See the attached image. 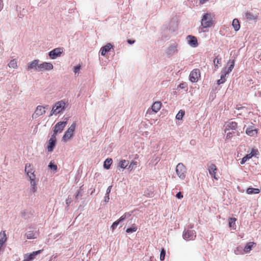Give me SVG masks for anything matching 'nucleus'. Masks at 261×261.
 Returning a JSON list of instances; mask_svg holds the SVG:
<instances>
[{"instance_id":"obj_1","label":"nucleus","mask_w":261,"mask_h":261,"mask_svg":"<svg viewBox=\"0 0 261 261\" xmlns=\"http://www.w3.org/2000/svg\"><path fill=\"white\" fill-rule=\"evenodd\" d=\"M214 15L211 13H204L201 19V24L203 28H207L211 27L213 24V19Z\"/></svg>"},{"instance_id":"obj_2","label":"nucleus","mask_w":261,"mask_h":261,"mask_svg":"<svg viewBox=\"0 0 261 261\" xmlns=\"http://www.w3.org/2000/svg\"><path fill=\"white\" fill-rule=\"evenodd\" d=\"M175 171L180 179H184L185 178L187 168L182 163H179L177 165Z\"/></svg>"},{"instance_id":"obj_3","label":"nucleus","mask_w":261,"mask_h":261,"mask_svg":"<svg viewBox=\"0 0 261 261\" xmlns=\"http://www.w3.org/2000/svg\"><path fill=\"white\" fill-rule=\"evenodd\" d=\"M65 121H60L58 122L54 126V135H57L58 133H60L62 132L64 127L67 124L68 117H66L64 119Z\"/></svg>"},{"instance_id":"obj_4","label":"nucleus","mask_w":261,"mask_h":261,"mask_svg":"<svg viewBox=\"0 0 261 261\" xmlns=\"http://www.w3.org/2000/svg\"><path fill=\"white\" fill-rule=\"evenodd\" d=\"M76 124L73 122L71 126L68 128V129L65 133L64 136L62 137V140L64 142H66L68 140L70 139L73 136V133L75 129Z\"/></svg>"},{"instance_id":"obj_5","label":"nucleus","mask_w":261,"mask_h":261,"mask_svg":"<svg viewBox=\"0 0 261 261\" xmlns=\"http://www.w3.org/2000/svg\"><path fill=\"white\" fill-rule=\"evenodd\" d=\"M63 53V48L62 47L55 48L48 53V56L51 59H56L61 57Z\"/></svg>"},{"instance_id":"obj_6","label":"nucleus","mask_w":261,"mask_h":261,"mask_svg":"<svg viewBox=\"0 0 261 261\" xmlns=\"http://www.w3.org/2000/svg\"><path fill=\"white\" fill-rule=\"evenodd\" d=\"M196 232L194 230H189L186 229L183 232L182 237L185 240H193L196 238Z\"/></svg>"},{"instance_id":"obj_7","label":"nucleus","mask_w":261,"mask_h":261,"mask_svg":"<svg viewBox=\"0 0 261 261\" xmlns=\"http://www.w3.org/2000/svg\"><path fill=\"white\" fill-rule=\"evenodd\" d=\"M178 44L173 42L171 43L166 49V54L167 56H171L177 52Z\"/></svg>"},{"instance_id":"obj_8","label":"nucleus","mask_w":261,"mask_h":261,"mask_svg":"<svg viewBox=\"0 0 261 261\" xmlns=\"http://www.w3.org/2000/svg\"><path fill=\"white\" fill-rule=\"evenodd\" d=\"M54 68L53 65L51 63L49 62H43L42 63L39 64L38 67V72L43 71H49L52 70Z\"/></svg>"},{"instance_id":"obj_9","label":"nucleus","mask_w":261,"mask_h":261,"mask_svg":"<svg viewBox=\"0 0 261 261\" xmlns=\"http://www.w3.org/2000/svg\"><path fill=\"white\" fill-rule=\"evenodd\" d=\"M132 215V213H125L118 220L115 221L111 226V228L114 230L116 228L117 226L126 218H129Z\"/></svg>"},{"instance_id":"obj_10","label":"nucleus","mask_w":261,"mask_h":261,"mask_svg":"<svg viewBox=\"0 0 261 261\" xmlns=\"http://www.w3.org/2000/svg\"><path fill=\"white\" fill-rule=\"evenodd\" d=\"M57 142L56 135H53L48 140L47 149L48 152H52L54 150V149L56 146Z\"/></svg>"},{"instance_id":"obj_11","label":"nucleus","mask_w":261,"mask_h":261,"mask_svg":"<svg viewBox=\"0 0 261 261\" xmlns=\"http://www.w3.org/2000/svg\"><path fill=\"white\" fill-rule=\"evenodd\" d=\"M188 44L192 47H196L198 45L197 39L196 37L192 35H188L187 37Z\"/></svg>"},{"instance_id":"obj_12","label":"nucleus","mask_w":261,"mask_h":261,"mask_svg":"<svg viewBox=\"0 0 261 261\" xmlns=\"http://www.w3.org/2000/svg\"><path fill=\"white\" fill-rule=\"evenodd\" d=\"M199 75V70L197 69H194L190 74L189 79L192 83L196 82L198 81Z\"/></svg>"},{"instance_id":"obj_13","label":"nucleus","mask_w":261,"mask_h":261,"mask_svg":"<svg viewBox=\"0 0 261 261\" xmlns=\"http://www.w3.org/2000/svg\"><path fill=\"white\" fill-rule=\"evenodd\" d=\"M45 113V107L42 106L37 107L35 113L33 115V118H36Z\"/></svg>"},{"instance_id":"obj_14","label":"nucleus","mask_w":261,"mask_h":261,"mask_svg":"<svg viewBox=\"0 0 261 261\" xmlns=\"http://www.w3.org/2000/svg\"><path fill=\"white\" fill-rule=\"evenodd\" d=\"M42 251V250H39L34 251L30 254H25L23 261H32L35 258V256L40 254Z\"/></svg>"},{"instance_id":"obj_15","label":"nucleus","mask_w":261,"mask_h":261,"mask_svg":"<svg viewBox=\"0 0 261 261\" xmlns=\"http://www.w3.org/2000/svg\"><path fill=\"white\" fill-rule=\"evenodd\" d=\"M39 60H34L31 62L29 63L27 66V70L34 69L38 71V67L39 65Z\"/></svg>"},{"instance_id":"obj_16","label":"nucleus","mask_w":261,"mask_h":261,"mask_svg":"<svg viewBox=\"0 0 261 261\" xmlns=\"http://www.w3.org/2000/svg\"><path fill=\"white\" fill-rule=\"evenodd\" d=\"M54 107H55L56 111L59 114L65 109V102L63 100L59 101L55 103Z\"/></svg>"},{"instance_id":"obj_17","label":"nucleus","mask_w":261,"mask_h":261,"mask_svg":"<svg viewBox=\"0 0 261 261\" xmlns=\"http://www.w3.org/2000/svg\"><path fill=\"white\" fill-rule=\"evenodd\" d=\"M256 152H258L257 150H254L252 149L251 152L250 153L246 154L242 159L240 162V164L242 165L245 164L247 160L250 159L255 154H256Z\"/></svg>"},{"instance_id":"obj_18","label":"nucleus","mask_w":261,"mask_h":261,"mask_svg":"<svg viewBox=\"0 0 261 261\" xmlns=\"http://www.w3.org/2000/svg\"><path fill=\"white\" fill-rule=\"evenodd\" d=\"M208 170L209 174L212 176V177H214L216 179H218V178L216 176L217 168L215 164H211L208 167Z\"/></svg>"},{"instance_id":"obj_19","label":"nucleus","mask_w":261,"mask_h":261,"mask_svg":"<svg viewBox=\"0 0 261 261\" xmlns=\"http://www.w3.org/2000/svg\"><path fill=\"white\" fill-rule=\"evenodd\" d=\"M112 45L111 43H108L100 49V52L101 56H105L106 53L109 51L112 48Z\"/></svg>"},{"instance_id":"obj_20","label":"nucleus","mask_w":261,"mask_h":261,"mask_svg":"<svg viewBox=\"0 0 261 261\" xmlns=\"http://www.w3.org/2000/svg\"><path fill=\"white\" fill-rule=\"evenodd\" d=\"M237 127V123L236 122L231 121L228 123L226 125V128L225 131V133L227 130H235Z\"/></svg>"},{"instance_id":"obj_21","label":"nucleus","mask_w":261,"mask_h":261,"mask_svg":"<svg viewBox=\"0 0 261 261\" xmlns=\"http://www.w3.org/2000/svg\"><path fill=\"white\" fill-rule=\"evenodd\" d=\"M245 17L247 20L252 21L256 20L257 18V15H254L250 12H246L245 13Z\"/></svg>"},{"instance_id":"obj_22","label":"nucleus","mask_w":261,"mask_h":261,"mask_svg":"<svg viewBox=\"0 0 261 261\" xmlns=\"http://www.w3.org/2000/svg\"><path fill=\"white\" fill-rule=\"evenodd\" d=\"M162 103L160 101H156L153 103L151 109L154 113L158 112L161 108Z\"/></svg>"},{"instance_id":"obj_23","label":"nucleus","mask_w":261,"mask_h":261,"mask_svg":"<svg viewBox=\"0 0 261 261\" xmlns=\"http://www.w3.org/2000/svg\"><path fill=\"white\" fill-rule=\"evenodd\" d=\"M24 171H25V172L26 173L27 176L30 174H31V173L32 174L34 173V171L33 167L32 166V165L30 164H29V163H27L25 164Z\"/></svg>"},{"instance_id":"obj_24","label":"nucleus","mask_w":261,"mask_h":261,"mask_svg":"<svg viewBox=\"0 0 261 261\" xmlns=\"http://www.w3.org/2000/svg\"><path fill=\"white\" fill-rule=\"evenodd\" d=\"M38 233L33 231H28L25 233V236L28 239H34L37 238Z\"/></svg>"},{"instance_id":"obj_25","label":"nucleus","mask_w":261,"mask_h":261,"mask_svg":"<svg viewBox=\"0 0 261 261\" xmlns=\"http://www.w3.org/2000/svg\"><path fill=\"white\" fill-rule=\"evenodd\" d=\"M37 180H33V181H31V182H30V185H31L30 191L33 193H35L37 191Z\"/></svg>"},{"instance_id":"obj_26","label":"nucleus","mask_w":261,"mask_h":261,"mask_svg":"<svg viewBox=\"0 0 261 261\" xmlns=\"http://www.w3.org/2000/svg\"><path fill=\"white\" fill-rule=\"evenodd\" d=\"M232 25L235 31H238L240 28V25L238 19H234L232 22Z\"/></svg>"},{"instance_id":"obj_27","label":"nucleus","mask_w":261,"mask_h":261,"mask_svg":"<svg viewBox=\"0 0 261 261\" xmlns=\"http://www.w3.org/2000/svg\"><path fill=\"white\" fill-rule=\"evenodd\" d=\"M260 192L259 189L257 188H248L247 189L246 192L248 194H258Z\"/></svg>"},{"instance_id":"obj_28","label":"nucleus","mask_w":261,"mask_h":261,"mask_svg":"<svg viewBox=\"0 0 261 261\" xmlns=\"http://www.w3.org/2000/svg\"><path fill=\"white\" fill-rule=\"evenodd\" d=\"M226 73H223L221 71L220 79L217 81V84L219 85L223 84L226 81Z\"/></svg>"},{"instance_id":"obj_29","label":"nucleus","mask_w":261,"mask_h":261,"mask_svg":"<svg viewBox=\"0 0 261 261\" xmlns=\"http://www.w3.org/2000/svg\"><path fill=\"white\" fill-rule=\"evenodd\" d=\"M112 160L111 158L107 159L103 163V168L106 169H109L112 163Z\"/></svg>"},{"instance_id":"obj_30","label":"nucleus","mask_w":261,"mask_h":261,"mask_svg":"<svg viewBox=\"0 0 261 261\" xmlns=\"http://www.w3.org/2000/svg\"><path fill=\"white\" fill-rule=\"evenodd\" d=\"M237 219L235 218H230L229 219V226L233 229H236V221Z\"/></svg>"},{"instance_id":"obj_31","label":"nucleus","mask_w":261,"mask_h":261,"mask_svg":"<svg viewBox=\"0 0 261 261\" xmlns=\"http://www.w3.org/2000/svg\"><path fill=\"white\" fill-rule=\"evenodd\" d=\"M254 245V243L253 242H249L247 243L244 248V251L246 253L250 252Z\"/></svg>"},{"instance_id":"obj_32","label":"nucleus","mask_w":261,"mask_h":261,"mask_svg":"<svg viewBox=\"0 0 261 261\" xmlns=\"http://www.w3.org/2000/svg\"><path fill=\"white\" fill-rule=\"evenodd\" d=\"M129 162L128 161L125 160H122L119 163V167L121 168L125 169L128 165Z\"/></svg>"},{"instance_id":"obj_33","label":"nucleus","mask_w":261,"mask_h":261,"mask_svg":"<svg viewBox=\"0 0 261 261\" xmlns=\"http://www.w3.org/2000/svg\"><path fill=\"white\" fill-rule=\"evenodd\" d=\"M246 133L250 136H253L256 134L257 132L255 129H253L252 128L249 127L246 129Z\"/></svg>"},{"instance_id":"obj_34","label":"nucleus","mask_w":261,"mask_h":261,"mask_svg":"<svg viewBox=\"0 0 261 261\" xmlns=\"http://www.w3.org/2000/svg\"><path fill=\"white\" fill-rule=\"evenodd\" d=\"M138 164V162L135 161H132L130 164L127 168L128 170L129 171H132L133 169H135L137 167Z\"/></svg>"},{"instance_id":"obj_35","label":"nucleus","mask_w":261,"mask_h":261,"mask_svg":"<svg viewBox=\"0 0 261 261\" xmlns=\"http://www.w3.org/2000/svg\"><path fill=\"white\" fill-rule=\"evenodd\" d=\"M8 66L10 68H14V69L17 68L18 66H17V63L16 60V59L11 60L8 64Z\"/></svg>"},{"instance_id":"obj_36","label":"nucleus","mask_w":261,"mask_h":261,"mask_svg":"<svg viewBox=\"0 0 261 261\" xmlns=\"http://www.w3.org/2000/svg\"><path fill=\"white\" fill-rule=\"evenodd\" d=\"M7 240V237L5 231L0 232V243L4 244Z\"/></svg>"},{"instance_id":"obj_37","label":"nucleus","mask_w":261,"mask_h":261,"mask_svg":"<svg viewBox=\"0 0 261 261\" xmlns=\"http://www.w3.org/2000/svg\"><path fill=\"white\" fill-rule=\"evenodd\" d=\"M213 62L215 68L216 69H218L219 68L218 65L221 64V58H218V57H216L214 59Z\"/></svg>"},{"instance_id":"obj_38","label":"nucleus","mask_w":261,"mask_h":261,"mask_svg":"<svg viewBox=\"0 0 261 261\" xmlns=\"http://www.w3.org/2000/svg\"><path fill=\"white\" fill-rule=\"evenodd\" d=\"M185 115V111L180 110L176 115V119L177 120H181Z\"/></svg>"},{"instance_id":"obj_39","label":"nucleus","mask_w":261,"mask_h":261,"mask_svg":"<svg viewBox=\"0 0 261 261\" xmlns=\"http://www.w3.org/2000/svg\"><path fill=\"white\" fill-rule=\"evenodd\" d=\"M137 229V227L135 225H133L131 227L127 228L126 232L127 233H132L136 231Z\"/></svg>"},{"instance_id":"obj_40","label":"nucleus","mask_w":261,"mask_h":261,"mask_svg":"<svg viewBox=\"0 0 261 261\" xmlns=\"http://www.w3.org/2000/svg\"><path fill=\"white\" fill-rule=\"evenodd\" d=\"M234 131L233 130H231V131H230V130H227L226 132V138L227 139H230L232 137V135L234 134Z\"/></svg>"},{"instance_id":"obj_41","label":"nucleus","mask_w":261,"mask_h":261,"mask_svg":"<svg viewBox=\"0 0 261 261\" xmlns=\"http://www.w3.org/2000/svg\"><path fill=\"white\" fill-rule=\"evenodd\" d=\"M83 196V192L81 189L79 190L75 195V199L76 200H79L80 197H81Z\"/></svg>"},{"instance_id":"obj_42","label":"nucleus","mask_w":261,"mask_h":261,"mask_svg":"<svg viewBox=\"0 0 261 261\" xmlns=\"http://www.w3.org/2000/svg\"><path fill=\"white\" fill-rule=\"evenodd\" d=\"M165 255H166V251L164 249H162V250L161 251V253H160V258L161 260H164Z\"/></svg>"},{"instance_id":"obj_43","label":"nucleus","mask_w":261,"mask_h":261,"mask_svg":"<svg viewBox=\"0 0 261 261\" xmlns=\"http://www.w3.org/2000/svg\"><path fill=\"white\" fill-rule=\"evenodd\" d=\"M81 66L80 65L75 66L73 67V72L75 74H79V71L81 69Z\"/></svg>"},{"instance_id":"obj_44","label":"nucleus","mask_w":261,"mask_h":261,"mask_svg":"<svg viewBox=\"0 0 261 261\" xmlns=\"http://www.w3.org/2000/svg\"><path fill=\"white\" fill-rule=\"evenodd\" d=\"M48 166L51 170H53L54 171L57 170V166L54 164L52 162H50Z\"/></svg>"},{"instance_id":"obj_45","label":"nucleus","mask_w":261,"mask_h":261,"mask_svg":"<svg viewBox=\"0 0 261 261\" xmlns=\"http://www.w3.org/2000/svg\"><path fill=\"white\" fill-rule=\"evenodd\" d=\"M232 71V69L229 68H224L223 69V70H222V71L224 73H226V75H228L229 73Z\"/></svg>"},{"instance_id":"obj_46","label":"nucleus","mask_w":261,"mask_h":261,"mask_svg":"<svg viewBox=\"0 0 261 261\" xmlns=\"http://www.w3.org/2000/svg\"><path fill=\"white\" fill-rule=\"evenodd\" d=\"M28 177H29L30 181H33V180H36V175H35L34 173L32 174L31 173V174L28 175Z\"/></svg>"},{"instance_id":"obj_47","label":"nucleus","mask_w":261,"mask_h":261,"mask_svg":"<svg viewBox=\"0 0 261 261\" xmlns=\"http://www.w3.org/2000/svg\"><path fill=\"white\" fill-rule=\"evenodd\" d=\"M242 250L241 249L239 248V247L237 248L234 250V253L238 255V254H239L240 253H242Z\"/></svg>"},{"instance_id":"obj_48","label":"nucleus","mask_w":261,"mask_h":261,"mask_svg":"<svg viewBox=\"0 0 261 261\" xmlns=\"http://www.w3.org/2000/svg\"><path fill=\"white\" fill-rule=\"evenodd\" d=\"M53 114H55V115L58 114V113H57V112L56 111V110L55 109V107H53V109H52V110L51 111V113H50V114L49 116H51Z\"/></svg>"},{"instance_id":"obj_49","label":"nucleus","mask_w":261,"mask_h":261,"mask_svg":"<svg viewBox=\"0 0 261 261\" xmlns=\"http://www.w3.org/2000/svg\"><path fill=\"white\" fill-rule=\"evenodd\" d=\"M187 84L185 83H181L179 85L178 87L181 89H185L187 87Z\"/></svg>"},{"instance_id":"obj_50","label":"nucleus","mask_w":261,"mask_h":261,"mask_svg":"<svg viewBox=\"0 0 261 261\" xmlns=\"http://www.w3.org/2000/svg\"><path fill=\"white\" fill-rule=\"evenodd\" d=\"M234 63H235V60H232L231 61V64L229 66L228 68H229L232 70L234 67Z\"/></svg>"},{"instance_id":"obj_51","label":"nucleus","mask_w":261,"mask_h":261,"mask_svg":"<svg viewBox=\"0 0 261 261\" xmlns=\"http://www.w3.org/2000/svg\"><path fill=\"white\" fill-rule=\"evenodd\" d=\"M144 194L145 195V196H147V197H151L153 196V192H150V193H147L146 191H145L144 192Z\"/></svg>"},{"instance_id":"obj_52","label":"nucleus","mask_w":261,"mask_h":261,"mask_svg":"<svg viewBox=\"0 0 261 261\" xmlns=\"http://www.w3.org/2000/svg\"><path fill=\"white\" fill-rule=\"evenodd\" d=\"M111 189H112V186H109L108 188L107 189L106 193L105 195H109V194H110V193L111 192Z\"/></svg>"},{"instance_id":"obj_53","label":"nucleus","mask_w":261,"mask_h":261,"mask_svg":"<svg viewBox=\"0 0 261 261\" xmlns=\"http://www.w3.org/2000/svg\"><path fill=\"white\" fill-rule=\"evenodd\" d=\"M176 197L178 198V199H181V198L183 197V195L182 194V193L180 192H178L176 195Z\"/></svg>"},{"instance_id":"obj_54","label":"nucleus","mask_w":261,"mask_h":261,"mask_svg":"<svg viewBox=\"0 0 261 261\" xmlns=\"http://www.w3.org/2000/svg\"><path fill=\"white\" fill-rule=\"evenodd\" d=\"M109 199H110L109 195H105V199H104L103 202H105V203H107V202H109Z\"/></svg>"},{"instance_id":"obj_55","label":"nucleus","mask_w":261,"mask_h":261,"mask_svg":"<svg viewBox=\"0 0 261 261\" xmlns=\"http://www.w3.org/2000/svg\"><path fill=\"white\" fill-rule=\"evenodd\" d=\"M6 71H1L0 72V78H2L3 76H4L6 75Z\"/></svg>"},{"instance_id":"obj_56","label":"nucleus","mask_w":261,"mask_h":261,"mask_svg":"<svg viewBox=\"0 0 261 261\" xmlns=\"http://www.w3.org/2000/svg\"><path fill=\"white\" fill-rule=\"evenodd\" d=\"M208 0H199V4L200 5H203L204 3H205Z\"/></svg>"},{"instance_id":"obj_57","label":"nucleus","mask_w":261,"mask_h":261,"mask_svg":"<svg viewBox=\"0 0 261 261\" xmlns=\"http://www.w3.org/2000/svg\"><path fill=\"white\" fill-rule=\"evenodd\" d=\"M25 213H26L25 211H23V212H21V216L22 217L24 218L25 219H27V217L25 216Z\"/></svg>"},{"instance_id":"obj_58","label":"nucleus","mask_w":261,"mask_h":261,"mask_svg":"<svg viewBox=\"0 0 261 261\" xmlns=\"http://www.w3.org/2000/svg\"><path fill=\"white\" fill-rule=\"evenodd\" d=\"M135 42V40H127V43L129 44H133Z\"/></svg>"},{"instance_id":"obj_59","label":"nucleus","mask_w":261,"mask_h":261,"mask_svg":"<svg viewBox=\"0 0 261 261\" xmlns=\"http://www.w3.org/2000/svg\"><path fill=\"white\" fill-rule=\"evenodd\" d=\"M193 225H190V228H193Z\"/></svg>"},{"instance_id":"obj_60","label":"nucleus","mask_w":261,"mask_h":261,"mask_svg":"<svg viewBox=\"0 0 261 261\" xmlns=\"http://www.w3.org/2000/svg\"><path fill=\"white\" fill-rule=\"evenodd\" d=\"M44 107H45V109H47L48 108V106H45Z\"/></svg>"},{"instance_id":"obj_61","label":"nucleus","mask_w":261,"mask_h":261,"mask_svg":"<svg viewBox=\"0 0 261 261\" xmlns=\"http://www.w3.org/2000/svg\"><path fill=\"white\" fill-rule=\"evenodd\" d=\"M94 191H95V189H93V191H92L91 192V194H92L93 192H94Z\"/></svg>"},{"instance_id":"obj_62","label":"nucleus","mask_w":261,"mask_h":261,"mask_svg":"<svg viewBox=\"0 0 261 261\" xmlns=\"http://www.w3.org/2000/svg\"><path fill=\"white\" fill-rule=\"evenodd\" d=\"M94 191H95V189H93V191H92L91 192V194H92L93 192H94Z\"/></svg>"},{"instance_id":"obj_63","label":"nucleus","mask_w":261,"mask_h":261,"mask_svg":"<svg viewBox=\"0 0 261 261\" xmlns=\"http://www.w3.org/2000/svg\"><path fill=\"white\" fill-rule=\"evenodd\" d=\"M2 8L0 7V12L1 11Z\"/></svg>"}]
</instances>
